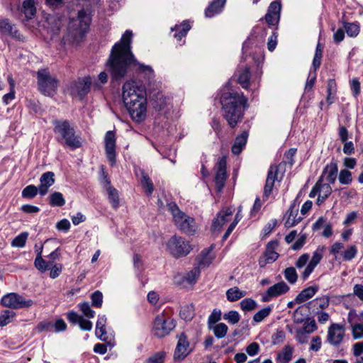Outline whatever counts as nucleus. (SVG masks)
Returning a JSON list of instances; mask_svg holds the SVG:
<instances>
[{
  "label": "nucleus",
  "mask_w": 363,
  "mask_h": 363,
  "mask_svg": "<svg viewBox=\"0 0 363 363\" xmlns=\"http://www.w3.org/2000/svg\"><path fill=\"white\" fill-rule=\"evenodd\" d=\"M133 33L126 30L119 42L112 48L106 66L113 80L123 79L132 65H136L138 70L144 73L148 79L154 77V71L150 66L139 63L131 52L130 43Z\"/></svg>",
  "instance_id": "f257e3e1"
},
{
  "label": "nucleus",
  "mask_w": 363,
  "mask_h": 363,
  "mask_svg": "<svg viewBox=\"0 0 363 363\" xmlns=\"http://www.w3.org/2000/svg\"><path fill=\"white\" fill-rule=\"evenodd\" d=\"M82 9L77 18L69 21V45L78 46L82 43L89 30L92 12L97 7L99 0H79Z\"/></svg>",
  "instance_id": "f03ea898"
},
{
  "label": "nucleus",
  "mask_w": 363,
  "mask_h": 363,
  "mask_svg": "<svg viewBox=\"0 0 363 363\" xmlns=\"http://www.w3.org/2000/svg\"><path fill=\"white\" fill-rule=\"evenodd\" d=\"M223 118L231 128H235L242 118L247 108V99L243 93L233 90L223 91L220 96Z\"/></svg>",
  "instance_id": "7ed1b4c3"
},
{
  "label": "nucleus",
  "mask_w": 363,
  "mask_h": 363,
  "mask_svg": "<svg viewBox=\"0 0 363 363\" xmlns=\"http://www.w3.org/2000/svg\"><path fill=\"white\" fill-rule=\"evenodd\" d=\"M123 100L133 120L136 122H141L145 118L147 111L146 92L139 90L138 95L133 96L125 94Z\"/></svg>",
  "instance_id": "20e7f679"
},
{
  "label": "nucleus",
  "mask_w": 363,
  "mask_h": 363,
  "mask_svg": "<svg viewBox=\"0 0 363 363\" xmlns=\"http://www.w3.org/2000/svg\"><path fill=\"white\" fill-rule=\"evenodd\" d=\"M167 209L171 213L175 225L184 233L194 235L197 225L194 218L182 211L175 203L167 204Z\"/></svg>",
  "instance_id": "39448f33"
},
{
  "label": "nucleus",
  "mask_w": 363,
  "mask_h": 363,
  "mask_svg": "<svg viewBox=\"0 0 363 363\" xmlns=\"http://www.w3.org/2000/svg\"><path fill=\"white\" fill-rule=\"evenodd\" d=\"M38 90L45 96H53L57 89L58 81L52 77L48 69H40L37 72Z\"/></svg>",
  "instance_id": "423d86ee"
},
{
  "label": "nucleus",
  "mask_w": 363,
  "mask_h": 363,
  "mask_svg": "<svg viewBox=\"0 0 363 363\" xmlns=\"http://www.w3.org/2000/svg\"><path fill=\"white\" fill-rule=\"evenodd\" d=\"M175 326L174 319L166 316L163 312L155 317L152 323V333L155 337L162 338L168 335Z\"/></svg>",
  "instance_id": "0eeeda50"
},
{
  "label": "nucleus",
  "mask_w": 363,
  "mask_h": 363,
  "mask_svg": "<svg viewBox=\"0 0 363 363\" xmlns=\"http://www.w3.org/2000/svg\"><path fill=\"white\" fill-rule=\"evenodd\" d=\"M167 250L174 257H184L191 250L188 242L179 236L174 235L167 243Z\"/></svg>",
  "instance_id": "6e6552de"
},
{
  "label": "nucleus",
  "mask_w": 363,
  "mask_h": 363,
  "mask_svg": "<svg viewBox=\"0 0 363 363\" xmlns=\"http://www.w3.org/2000/svg\"><path fill=\"white\" fill-rule=\"evenodd\" d=\"M1 304L11 308H28L33 304L31 299L25 300L24 298L16 293L4 295L1 300Z\"/></svg>",
  "instance_id": "1a4fd4ad"
},
{
  "label": "nucleus",
  "mask_w": 363,
  "mask_h": 363,
  "mask_svg": "<svg viewBox=\"0 0 363 363\" xmlns=\"http://www.w3.org/2000/svg\"><path fill=\"white\" fill-rule=\"evenodd\" d=\"M44 245L41 246L40 251L38 252L37 257L35 259V267L41 272L50 269V276L51 278L55 279L60 275L61 267H57L53 264L52 261H46L42 257V250Z\"/></svg>",
  "instance_id": "9d476101"
},
{
  "label": "nucleus",
  "mask_w": 363,
  "mask_h": 363,
  "mask_svg": "<svg viewBox=\"0 0 363 363\" xmlns=\"http://www.w3.org/2000/svg\"><path fill=\"white\" fill-rule=\"evenodd\" d=\"M91 84V80L89 76L78 79L72 87V95L79 100H82L90 91Z\"/></svg>",
  "instance_id": "9b49d317"
},
{
  "label": "nucleus",
  "mask_w": 363,
  "mask_h": 363,
  "mask_svg": "<svg viewBox=\"0 0 363 363\" xmlns=\"http://www.w3.org/2000/svg\"><path fill=\"white\" fill-rule=\"evenodd\" d=\"M226 165V158L225 156H223L218 159L215 166V183L218 191H220L225 184L227 179Z\"/></svg>",
  "instance_id": "f8f14e48"
},
{
  "label": "nucleus",
  "mask_w": 363,
  "mask_h": 363,
  "mask_svg": "<svg viewBox=\"0 0 363 363\" xmlns=\"http://www.w3.org/2000/svg\"><path fill=\"white\" fill-rule=\"evenodd\" d=\"M278 245L277 240H272L267 243L263 255L259 259L260 267H264L267 264L273 263L278 259L279 255L275 251Z\"/></svg>",
  "instance_id": "ddd939ff"
},
{
  "label": "nucleus",
  "mask_w": 363,
  "mask_h": 363,
  "mask_svg": "<svg viewBox=\"0 0 363 363\" xmlns=\"http://www.w3.org/2000/svg\"><path fill=\"white\" fill-rule=\"evenodd\" d=\"M345 328L337 323H333L328 328L327 340L328 342L333 345H339L345 337Z\"/></svg>",
  "instance_id": "4468645a"
},
{
  "label": "nucleus",
  "mask_w": 363,
  "mask_h": 363,
  "mask_svg": "<svg viewBox=\"0 0 363 363\" xmlns=\"http://www.w3.org/2000/svg\"><path fill=\"white\" fill-rule=\"evenodd\" d=\"M324 250V246H318V247L313 252L311 261L301 274V277L303 281L308 278L310 274L313 272L315 267L323 259Z\"/></svg>",
  "instance_id": "2eb2a0df"
},
{
  "label": "nucleus",
  "mask_w": 363,
  "mask_h": 363,
  "mask_svg": "<svg viewBox=\"0 0 363 363\" xmlns=\"http://www.w3.org/2000/svg\"><path fill=\"white\" fill-rule=\"evenodd\" d=\"M105 150L108 160L113 165L116 162V135L112 130L107 131L105 138Z\"/></svg>",
  "instance_id": "dca6fc26"
},
{
  "label": "nucleus",
  "mask_w": 363,
  "mask_h": 363,
  "mask_svg": "<svg viewBox=\"0 0 363 363\" xmlns=\"http://www.w3.org/2000/svg\"><path fill=\"white\" fill-rule=\"evenodd\" d=\"M289 286L284 282L280 281L270 286L263 294L262 300L264 302L269 301L272 298L281 296L289 291Z\"/></svg>",
  "instance_id": "f3484780"
},
{
  "label": "nucleus",
  "mask_w": 363,
  "mask_h": 363,
  "mask_svg": "<svg viewBox=\"0 0 363 363\" xmlns=\"http://www.w3.org/2000/svg\"><path fill=\"white\" fill-rule=\"evenodd\" d=\"M189 347V342L187 336L185 333H182L178 335V342L174 352V358L177 360L184 359L189 353L188 350Z\"/></svg>",
  "instance_id": "a211bd4d"
},
{
  "label": "nucleus",
  "mask_w": 363,
  "mask_h": 363,
  "mask_svg": "<svg viewBox=\"0 0 363 363\" xmlns=\"http://www.w3.org/2000/svg\"><path fill=\"white\" fill-rule=\"evenodd\" d=\"M279 168L277 165H271L267 172V177L264 188L263 197L267 199L271 194L274 184L276 180H277V174Z\"/></svg>",
  "instance_id": "6ab92c4d"
},
{
  "label": "nucleus",
  "mask_w": 363,
  "mask_h": 363,
  "mask_svg": "<svg viewBox=\"0 0 363 363\" xmlns=\"http://www.w3.org/2000/svg\"><path fill=\"white\" fill-rule=\"evenodd\" d=\"M55 174L52 172H47L43 173L40 178V185L38 186L39 194L40 196H45L49 188L55 183Z\"/></svg>",
  "instance_id": "aec40b11"
},
{
  "label": "nucleus",
  "mask_w": 363,
  "mask_h": 363,
  "mask_svg": "<svg viewBox=\"0 0 363 363\" xmlns=\"http://www.w3.org/2000/svg\"><path fill=\"white\" fill-rule=\"evenodd\" d=\"M337 163L335 160H332L331 162L324 167L320 177H323V179L325 177L326 180L330 184H334L337 179Z\"/></svg>",
  "instance_id": "412c9836"
},
{
  "label": "nucleus",
  "mask_w": 363,
  "mask_h": 363,
  "mask_svg": "<svg viewBox=\"0 0 363 363\" xmlns=\"http://www.w3.org/2000/svg\"><path fill=\"white\" fill-rule=\"evenodd\" d=\"M0 33L9 35L18 40H21V33L7 18L0 19Z\"/></svg>",
  "instance_id": "4be33fe9"
},
{
  "label": "nucleus",
  "mask_w": 363,
  "mask_h": 363,
  "mask_svg": "<svg viewBox=\"0 0 363 363\" xmlns=\"http://www.w3.org/2000/svg\"><path fill=\"white\" fill-rule=\"evenodd\" d=\"M139 90L143 92H146L144 85H143L140 82H126L123 86V99H124L125 94H128L130 96H133L138 95Z\"/></svg>",
  "instance_id": "5701e85b"
},
{
  "label": "nucleus",
  "mask_w": 363,
  "mask_h": 363,
  "mask_svg": "<svg viewBox=\"0 0 363 363\" xmlns=\"http://www.w3.org/2000/svg\"><path fill=\"white\" fill-rule=\"evenodd\" d=\"M226 0H213L205 9V16L212 18L223 11Z\"/></svg>",
  "instance_id": "b1692460"
},
{
  "label": "nucleus",
  "mask_w": 363,
  "mask_h": 363,
  "mask_svg": "<svg viewBox=\"0 0 363 363\" xmlns=\"http://www.w3.org/2000/svg\"><path fill=\"white\" fill-rule=\"evenodd\" d=\"M213 258L214 257L212 255V247L208 249H204L196 258L198 267L200 268L209 266Z\"/></svg>",
  "instance_id": "393cba45"
},
{
  "label": "nucleus",
  "mask_w": 363,
  "mask_h": 363,
  "mask_svg": "<svg viewBox=\"0 0 363 363\" xmlns=\"http://www.w3.org/2000/svg\"><path fill=\"white\" fill-rule=\"evenodd\" d=\"M248 135L249 134L247 131H243L240 135L235 138V142L231 148L232 152L234 155H238L242 152L247 143Z\"/></svg>",
  "instance_id": "a878e982"
},
{
  "label": "nucleus",
  "mask_w": 363,
  "mask_h": 363,
  "mask_svg": "<svg viewBox=\"0 0 363 363\" xmlns=\"http://www.w3.org/2000/svg\"><path fill=\"white\" fill-rule=\"evenodd\" d=\"M69 321L78 324L83 330L90 331L92 328V323L85 319L83 316L79 315L74 312H69Z\"/></svg>",
  "instance_id": "bb28decb"
},
{
  "label": "nucleus",
  "mask_w": 363,
  "mask_h": 363,
  "mask_svg": "<svg viewBox=\"0 0 363 363\" xmlns=\"http://www.w3.org/2000/svg\"><path fill=\"white\" fill-rule=\"evenodd\" d=\"M106 318L105 315H99L96 325V336L101 341H107L108 336L106 330Z\"/></svg>",
  "instance_id": "cd10ccee"
},
{
  "label": "nucleus",
  "mask_w": 363,
  "mask_h": 363,
  "mask_svg": "<svg viewBox=\"0 0 363 363\" xmlns=\"http://www.w3.org/2000/svg\"><path fill=\"white\" fill-rule=\"evenodd\" d=\"M318 286H311L303 289L296 297L297 303H301L309 298H312L318 291Z\"/></svg>",
  "instance_id": "c85d7f7f"
},
{
  "label": "nucleus",
  "mask_w": 363,
  "mask_h": 363,
  "mask_svg": "<svg viewBox=\"0 0 363 363\" xmlns=\"http://www.w3.org/2000/svg\"><path fill=\"white\" fill-rule=\"evenodd\" d=\"M294 347L289 345H285L277 354V362L279 363H289L293 357Z\"/></svg>",
  "instance_id": "c756f323"
},
{
  "label": "nucleus",
  "mask_w": 363,
  "mask_h": 363,
  "mask_svg": "<svg viewBox=\"0 0 363 363\" xmlns=\"http://www.w3.org/2000/svg\"><path fill=\"white\" fill-rule=\"evenodd\" d=\"M55 130L59 135L58 139L65 145H68V123L66 121L56 123Z\"/></svg>",
  "instance_id": "7c9ffc66"
},
{
  "label": "nucleus",
  "mask_w": 363,
  "mask_h": 363,
  "mask_svg": "<svg viewBox=\"0 0 363 363\" xmlns=\"http://www.w3.org/2000/svg\"><path fill=\"white\" fill-rule=\"evenodd\" d=\"M238 83L242 86L243 89H248L250 85V79L251 76L250 68L245 66V67L241 68L238 71Z\"/></svg>",
  "instance_id": "2f4dec72"
},
{
  "label": "nucleus",
  "mask_w": 363,
  "mask_h": 363,
  "mask_svg": "<svg viewBox=\"0 0 363 363\" xmlns=\"http://www.w3.org/2000/svg\"><path fill=\"white\" fill-rule=\"evenodd\" d=\"M21 11L27 19H32L36 13L34 0H25L22 4Z\"/></svg>",
  "instance_id": "473e14b6"
},
{
  "label": "nucleus",
  "mask_w": 363,
  "mask_h": 363,
  "mask_svg": "<svg viewBox=\"0 0 363 363\" xmlns=\"http://www.w3.org/2000/svg\"><path fill=\"white\" fill-rule=\"evenodd\" d=\"M246 295V291L240 290L238 287L234 286L230 288L226 291L227 300L230 302H235L243 298Z\"/></svg>",
  "instance_id": "72a5a7b5"
},
{
  "label": "nucleus",
  "mask_w": 363,
  "mask_h": 363,
  "mask_svg": "<svg viewBox=\"0 0 363 363\" xmlns=\"http://www.w3.org/2000/svg\"><path fill=\"white\" fill-rule=\"evenodd\" d=\"M294 205L291 206L289 212L288 218L285 222V226L286 228H291L297 225L302 219L301 217H297L298 210H294Z\"/></svg>",
  "instance_id": "f704fd0d"
},
{
  "label": "nucleus",
  "mask_w": 363,
  "mask_h": 363,
  "mask_svg": "<svg viewBox=\"0 0 363 363\" xmlns=\"http://www.w3.org/2000/svg\"><path fill=\"white\" fill-rule=\"evenodd\" d=\"M84 140L79 134H76L73 128H69V149H77L81 147Z\"/></svg>",
  "instance_id": "c9c22d12"
},
{
  "label": "nucleus",
  "mask_w": 363,
  "mask_h": 363,
  "mask_svg": "<svg viewBox=\"0 0 363 363\" xmlns=\"http://www.w3.org/2000/svg\"><path fill=\"white\" fill-rule=\"evenodd\" d=\"M191 26L189 23L186 21H184L181 25H176L174 28L172 29V31H175L174 37L177 38V40H181L182 38L187 34Z\"/></svg>",
  "instance_id": "e433bc0d"
},
{
  "label": "nucleus",
  "mask_w": 363,
  "mask_h": 363,
  "mask_svg": "<svg viewBox=\"0 0 363 363\" xmlns=\"http://www.w3.org/2000/svg\"><path fill=\"white\" fill-rule=\"evenodd\" d=\"M152 106L157 111L164 109L167 106V98L162 93H157L153 96Z\"/></svg>",
  "instance_id": "4c0bfd02"
},
{
  "label": "nucleus",
  "mask_w": 363,
  "mask_h": 363,
  "mask_svg": "<svg viewBox=\"0 0 363 363\" xmlns=\"http://www.w3.org/2000/svg\"><path fill=\"white\" fill-rule=\"evenodd\" d=\"M108 196V200L111 204V206L114 209H117L119 206V196L118 191L116 189L113 187H108V189L106 190Z\"/></svg>",
  "instance_id": "58836bf2"
},
{
  "label": "nucleus",
  "mask_w": 363,
  "mask_h": 363,
  "mask_svg": "<svg viewBox=\"0 0 363 363\" xmlns=\"http://www.w3.org/2000/svg\"><path fill=\"white\" fill-rule=\"evenodd\" d=\"M179 315L186 321L191 320L194 315V306L192 304H187L182 306L179 311Z\"/></svg>",
  "instance_id": "ea45409f"
},
{
  "label": "nucleus",
  "mask_w": 363,
  "mask_h": 363,
  "mask_svg": "<svg viewBox=\"0 0 363 363\" xmlns=\"http://www.w3.org/2000/svg\"><path fill=\"white\" fill-rule=\"evenodd\" d=\"M141 185L146 194L151 195L154 191V185L149 176L142 172Z\"/></svg>",
  "instance_id": "a19ab883"
},
{
  "label": "nucleus",
  "mask_w": 363,
  "mask_h": 363,
  "mask_svg": "<svg viewBox=\"0 0 363 363\" xmlns=\"http://www.w3.org/2000/svg\"><path fill=\"white\" fill-rule=\"evenodd\" d=\"M49 203L52 206H62L65 204V200L60 192L55 191L49 196Z\"/></svg>",
  "instance_id": "79ce46f5"
},
{
  "label": "nucleus",
  "mask_w": 363,
  "mask_h": 363,
  "mask_svg": "<svg viewBox=\"0 0 363 363\" xmlns=\"http://www.w3.org/2000/svg\"><path fill=\"white\" fill-rule=\"evenodd\" d=\"M200 273V268L199 267H195L185 275L184 281L189 284H194L199 279Z\"/></svg>",
  "instance_id": "37998d69"
},
{
  "label": "nucleus",
  "mask_w": 363,
  "mask_h": 363,
  "mask_svg": "<svg viewBox=\"0 0 363 363\" xmlns=\"http://www.w3.org/2000/svg\"><path fill=\"white\" fill-rule=\"evenodd\" d=\"M306 308L303 306H298L293 313V320L296 324L302 323L305 320Z\"/></svg>",
  "instance_id": "c03bdc74"
},
{
  "label": "nucleus",
  "mask_w": 363,
  "mask_h": 363,
  "mask_svg": "<svg viewBox=\"0 0 363 363\" xmlns=\"http://www.w3.org/2000/svg\"><path fill=\"white\" fill-rule=\"evenodd\" d=\"M240 306L244 311H252L257 308V303L252 298H247L240 302Z\"/></svg>",
  "instance_id": "a18cd8bd"
},
{
  "label": "nucleus",
  "mask_w": 363,
  "mask_h": 363,
  "mask_svg": "<svg viewBox=\"0 0 363 363\" xmlns=\"http://www.w3.org/2000/svg\"><path fill=\"white\" fill-rule=\"evenodd\" d=\"M15 313L11 310H4L0 313V326H5L11 322Z\"/></svg>",
  "instance_id": "49530a36"
},
{
  "label": "nucleus",
  "mask_w": 363,
  "mask_h": 363,
  "mask_svg": "<svg viewBox=\"0 0 363 363\" xmlns=\"http://www.w3.org/2000/svg\"><path fill=\"white\" fill-rule=\"evenodd\" d=\"M317 183L319 187V194L328 198V196L331 194L333 191L330 183L323 184V177H319V179L317 181Z\"/></svg>",
  "instance_id": "de8ad7c7"
},
{
  "label": "nucleus",
  "mask_w": 363,
  "mask_h": 363,
  "mask_svg": "<svg viewBox=\"0 0 363 363\" xmlns=\"http://www.w3.org/2000/svg\"><path fill=\"white\" fill-rule=\"evenodd\" d=\"M272 310V308L271 306H267L262 308L253 315V320L255 323L262 322L265 318H267L270 314Z\"/></svg>",
  "instance_id": "09e8293b"
},
{
  "label": "nucleus",
  "mask_w": 363,
  "mask_h": 363,
  "mask_svg": "<svg viewBox=\"0 0 363 363\" xmlns=\"http://www.w3.org/2000/svg\"><path fill=\"white\" fill-rule=\"evenodd\" d=\"M38 192H39L38 187L30 184L23 189L22 196L26 199H32L38 194Z\"/></svg>",
  "instance_id": "8fccbe9b"
},
{
  "label": "nucleus",
  "mask_w": 363,
  "mask_h": 363,
  "mask_svg": "<svg viewBox=\"0 0 363 363\" xmlns=\"http://www.w3.org/2000/svg\"><path fill=\"white\" fill-rule=\"evenodd\" d=\"M344 28L350 37H356L359 33V26L355 23H344Z\"/></svg>",
  "instance_id": "3c124183"
},
{
  "label": "nucleus",
  "mask_w": 363,
  "mask_h": 363,
  "mask_svg": "<svg viewBox=\"0 0 363 363\" xmlns=\"http://www.w3.org/2000/svg\"><path fill=\"white\" fill-rule=\"evenodd\" d=\"M285 279L291 284H294L296 282L298 275L294 267H288L284 272Z\"/></svg>",
  "instance_id": "603ef678"
},
{
  "label": "nucleus",
  "mask_w": 363,
  "mask_h": 363,
  "mask_svg": "<svg viewBox=\"0 0 363 363\" xmlns=\"http://www.w3.org/2000/svg\"><path fill=\"white\" fill-rule=\"evenodd\" d=\"M228 330V326L225 323H220L213 328V333L217 338L220 339L226 335Z\"/></svg>",
  "instance_id": "864d4df0"
},
{
  "label": "nucleus",
  "mask_w": 363,
  "mask_h": 363,
  "mask_svg": "<svg viewBox=\"0 0 363 363\" xmlns=\"http://www.w3.org/2000/svg\"><path fill=\"white\" fill-rule=\"evenodd\" d=\"M223 318L229 323L235 325L240 321V315L236 311H230L223 315Z\"/></svg>",
  "instance_id": "5fc2aeb1"
},
{
  "label": "nucleus",
  "mask_w": 363,
  "mask_h": 363,
  "mask_svg": "<svg viewBox=\"0 0 363 363\" xmlns=\"http://www.w3.org/2000/svg\"><path fill=\"white\" fill-rule=\"evenodd\" d=\"M28 233L26 232L21 233L20 235L16 236L12 241L11 245L13 247H23L28 238Z\"/></svg>",
  "instance_id": "6e6d98bb"
},
{
  "label": "nucleus",
  "mask_w": 363,
  "mask_h": 363,
  "mask_svg": "<svg viewBox=\"0 0 363 363\" xmlns=\"http://www.w3.org/2000/svg\"><path fill=\"white\" fill-rule=\"evenodd\" d=\"M338 179L340 184H350L352 181V173L347 169H342Z\"/></svg>",
  "instance_id": "4d7b16f0"
},
{
  "label": "nucleus",
  "mask_w": 363,
  "mask_h": 363,
  "mask_svg": "<svg viewBox=\"0 0 363 363\" xmlns=\"http://www.w3.org/2000/svg\"><path fill=\"white\" fill-rule=\"evenodd\" d=\"M352 335L354 340L363 338V323H356L351 326Z\"/></svg>",
  "instance_id": "13d9d810"
},
{
  "label": "nucleus",
  "mask_w": 363,
  "mask_h": 363,
  "mask_svg": "<svg viewBox=\"0 0 363 363\" xmlns=\"http://www.w3.org/2000/svg\"><path fill=\"white\" fill-rule=\"evenodd\" d=\"M166 353L164 352H159L151 357L147 360L146 363H163L165 359Z\"/></svg>",
  "instance_id": "bf43d9fd"
},
{
  "label": "nucleus",
  "mask_w": 363,
  "mask_h": 363,
  "mask_svg": "<svg viewBox=\"0 0 363 363\" xmlns=\"http://www.w3.org/2000/svg\"><path fill=\"white\" fill-rule=\"evenodd\" d=\"M103 302V294L99 291H96L91 294V303L95 307L100 308Z\"/></svg>",
  "instance_id": "052dcab7"
},
{
  "label": "nucleus",
  "mask_w": 363,
  "mask_h": 363,
  "mask_svg": "<svg viewBox=\"0 0 363 363\" xmlns=\"http://www.w3.org/2000/svg\"><path fill=\"white\" fill-rule=\"evenodd\" d=\"M357 253V249L356 246L351 245L343 253L344 260L350 261L356 256Z\"/></svg>",
  "instance_id": "680f3d73"
},
{
  "label": "nucleus",
  "mask_w": 363,
  "mask_h": 363,
  "mask_svg": "<svg viewBox=\"0 0 363 363\" xmlns=\"http://www.w3.org/2000/svg\"><path fill=\"white\" fill-rule=\"evenodd\" d=\"M285 333L283 330H277L272 336V341L274 345H278L284 342Z\"/></svg>",
  "instance_id": "e2e57ef3"
},
{
  "label": "nucleus",
  "mask_w": 363,
  "mask_h": 363,
  "mask_svg": "<svg viewBox=\"0 0 363 363\" xmlns=\"http://www.w3.org/2000/svg\"><path fill=\"white\" fill-rule=\"evenodd\" d=\"M221 318V311L220 309L215 308L208 317V324H214L218 322Z\"/></svg>",
  "instance_id": "0e129e2a"
},
{
  "label": "nucleus",
  "mask_w": 363,
  "mask_h": 363,
  "mask_svg": "<svg viewBox=\"0 0 363 363\" xmlns=\"http://www.w3.org/2000/svg\"><path fill=\"white\" fill-rule=\"evenodd\" d=\"M233 211L231 208L222 210L217 214V218L222 220V223H226L229 220V217L233 215Z\"/></svg>",
  "instance_id": "69168bd1"
},
{
  "label": "nucleus",
  "mask_w": 363,
  "mask_h": 363,
  "mask_svg": "<svg viewBox=\"0 0 363 363\" xmlns=\"http://www.w3.org/2000/svg\"><path fill=\"white\" fill-rule=\"evenodd\" d=\"M80 308L83 314L87 318H93L95 315V312L91 308L89 303H82Z\"/></svg>",
  "instance_id": "338daca9"
},
{
  "label": "nucleus",
  "mask_w": 363,
  "mask_h": 363,
  "mask_svg": "<svg viewBox=\"0 0 363 363\" xmlns=\"http://www.w3.org/2000/svg\"><path fill=\"white\" fill-rule=\"evenodd\" d=\"M280 16L274 14L272 13L268 12L266 13L264 18L267 23L270 26L276 25L279 21Z\"/></svg>",
  "instance_id": "774afa93"
}]
</instances>
